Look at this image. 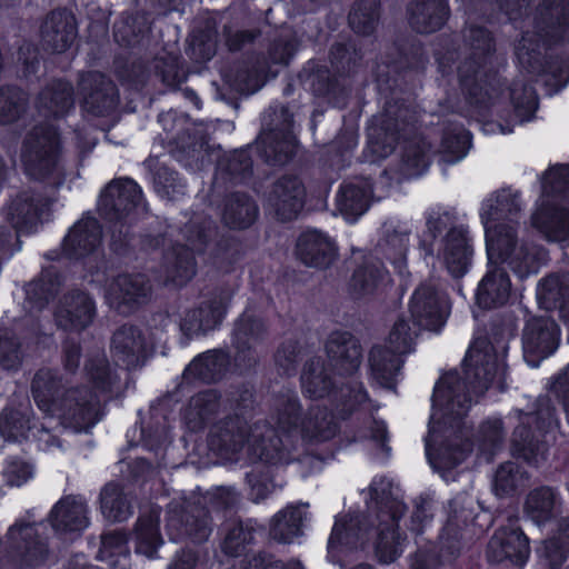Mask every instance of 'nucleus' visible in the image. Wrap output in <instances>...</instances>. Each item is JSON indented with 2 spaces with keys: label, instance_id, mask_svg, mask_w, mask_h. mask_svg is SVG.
<instances>
[{
  "label": "nucleus",
  "instance_id": "f704fd0d",
  "mask_svg": "<svg viewBox=\"0 0 569 569\" xmlns=\"http://www.w3.org/2000/svg\"><path fill=\"white\" fill-rule=\"evenodd\" d=\"M560 499L549 487L530 491L525 502V512L536 525L541 526L560 513Z\"/></svg>",
  "mask_w": 569,
  "mask_h": 569
},
{
  "label": "nucleus",
  "instance_id": "bf43d9fd",
  "mask_svg": "<svg viewBox=\"0 0 569 569\" xmlns=\"http://www.w3.org/2000/svg\"><path fill=\"white\" fill-rule=\"evenodd\" d=\"M542 194L546 197L563 194L569 197V167L550 168L542 178Z\"/></svg>",
  "mask_w": 569,
  "mask_h": 569
},
{
  "label": "nucleus",
  "instance_id": "c03bdc74",
  "mask_svg": "<svg viewBox=\"0 0 569 569\" xmlns=\"http://www.w3.org/2000/svg\"><path fill=\"white\" fill-rule=\"evenodd\" d=\"M301 385L310 398H323L333 390L335 382L320 359H311L303 369Z\"/></svg>",
  "mask_w": 569,
  "mask_h": 569
},
{
  "label": "nucleus",
  "instance_id": "a878e982",
  "mask_svg": "<svg viewBox=\"0 0 569 569\" xmlns=\"http://www.w3.org/2000/svg\"><path fill=\"white\" fill-rule=\"evenodd\" d=\"M450 14L446 0H415L408 7L410 27L419 33H432L440 30Z\"/></svg>",
  "mask_w": 569,
  "mask_h": 569
},
{
  "label": "nucleus",
  "instance_id": "4d7b16f0",
  "mask_svg": "<svg viewBox=\"0 0 569 569\" xmlns=\"http://www.w3.org/2000/svg\"><path fill=\"white\" fill-rule=\"evenodd\" d=\"M86 371L97 390L101 392L110 391L118 381V376L110 370L104 357L90 360Z\"/></svg>",
  "mask_w": 569,
  "mask_h": 569
},
{
  "label": "nucleus",
  "instance_id": "6e6d98bb",
  "mask_svg": "<svg viewBox=\"0 0 569 569\" xmlns=\"http://www.w3.org/2000/svg\"><path fill=\"white\" fill-rule=\"evenodd\" d=\"M480 68L481 67H472L469 61H465L459 67L461 87L471 98L475 99L477 103L485 102V98L481 96L482 90H485L488 99H491V96H489V88L479 86V82L482 81V77L485 76V73L480 71Z\"/></svg>",
  "mask_w": 569,
  "mask_h": 569
},
{
  "label": "nucleus",
  "instance_id": "7c9ffc66",
  "mask_svg": "<svg viewBox=\"0 0 569 569\" xmlns=\"http://www.w3.org/2000/svg\"><path fill=\"white\" fill-rule=\"evenodd\" d=\"M409 234L410 228L407 223L389 221L383 224V238L379 242L385 257L400 276L406 272Z\"/></svg>",
  "mask_w": 569,
  "mask_h": 569
},
{
  "label": "nucleus",
  "instance_id": "052dcab7",
  "mask_svg": "<svg viewBox=\"0 0 569 569\" xmlns=\"http://www.w3.org/2000/svg\"><path fill=\"white\" fill-rule=\"evenodd\" d=\"M57 292L56 284L42 276L26 287L27 300L34 310H41Z\"/></svg>",
  "mask_w": 569,
  "mask_h": 569
},
{
  "label": "nucleus",
  "instance_id": "4c0bfd02",
  "mask_svg": "<svg viewBox=\"0 0 569 569\" xmlns=\"http://www.w3.org/2000/svg\"><path fill=\"white\" fill-rule=\"evenodd\" d=\"M100 509L109 521H126L133 513L132 499L121 486L111 482L106 485L100 492Z\"/></svg>",
  "mask_w": 569,
  "mask_h": 569
},
{
  "label": "nucleus",
  "instance_id": "49530a36",
  "mask_svg": "<svg viewBox=\"0 0 569 569\" xmlns=\"http://www.w3.org/2000/svg\"><path fill=\"white\" fill-rule=\"evenodd\" d=\"M337 208L348 221H355L369 206V192L355 184H345L337 194Z\"/></svg>",
  "mask_w": 569,
  "mask_h": 569
},
{
  "label": "nucleus",
  "instance_id": "4468645a",
  "mask_svg": "<svg viewBox=\"0 0 569 569\" xmlns=\"http://www.w3.org/2000/svg\"><path fill=\"white\" fill-rule=\"evenodd\" d=\"M142 201L140 187L131 179H118L109 183L99 199V211L110 221H120Z\"/></svg>",
  "mask_w": 569,
  "mask_h": 569
},
{
  "label": "nucleus",
  "instance_id": "6ab92c4d",
  "mask_svg": "<svg viewBox=\"0 0 569 569\" xmlns=\"http://www.w3.org/2000/svg\"><path fill=\"white\" fill-rule=\"evenodd\" d=\"M306 189L296 176H283L277 180L269 197L268 203L280 220H291L298 216L303 207Z\"/></svg>",
  "mask_w": 569,
  "mask_h": 569
},
{
  "label": "nucleus",
  "instance_id": "8fccbe9b",
  "mask_svg": "<svg viewBox=\"0 0 569 569\" xmlns=\"http://www.w3.org/2000/svg\"><path fill=\"white\" fill-rule=\"evenodd\" d=\"M218 409V397L213 391H206L192 397L184 410V419L192 430L199 429Z\"/></svg>",
  "mask_w": 569,
  "mask_h": 569
},
{
  "label": "nucleus",
  "instance_id": "0eeeda50",
  "mask_svg": "<svg viewBox=\"0 0 569 569\" xmlns=\"http://www.w3.org/2000/svg\"><path fill=\"white\" fill-rule=\"evenodd\" d=\"M50 550L39 528L31 523H16L8 531V542H0V569L38 568L47 563Z\"/></svg>",
  "mask_w": 569,
  "mask_h": 569
},
{
  "label": "nucleus",
  "instance_id": "5fc2aeb1",
  "mask_svg": "<svg viewBox=\"0 0 569 569\" xmlns=\"http://www.w3.org/2000/svg\"><path fill=\"white\" fill-rule=\"evenodd\" d=\"M525 483V472L515 462L501 465L495 476V490L498 496L513 492Z\"/></svg>",
  "mask_w": 569,
  "mask_h": 569
},
{
  "label": "nucleus",
  "instance_id": "412c9836",
  "mask_svg": "<svg viewBox=\"0 0 569 569\" xmlns=\"http://www.w3.org/2000/svg\"><path fill=\"white\" fill-rule=\"evenodd\" d=\"M326 350L331 367L338 371L339 376L352 375L361 363V347L349 332H332L328 338Z\"/></svg>",
  "mask_w": 569,
  "mask_h": 569
},
{
  "label": "nucleus",
  "instance_id": "f3484780",
  "mask_svg": "<svg viewBox=\"0 0 569 569\" xmlns=\"http://www.w3.org/2000/svg\"><path fill=\"white\" fill-rule=\"evenodd\" d=\"M408 113L406 108L388 106L383 113L375 117L368 128L369 147L378 158H386L395 150L400 131L398 118ZM403 123L401 130H406Z\"/></svg>",
  "mask_w": 569,
  "mask_h": 569
},
{
  "label": "nucleus",
  "instance_id": "f8f14e48",
  "mask_svg": "<svg viewBox=\"0 0 569 569\" xmlns=\"http://www.w3.org/2000/svg\"><path fill=\"white\" fill-rule=\"evenodd\" d=\"M152 293L149 279L141 273L120 274L107 287V302L120 312H129L147 303Z\"/></svg>",
  "mask_w": 569,
  "mask_h": 569
},
{
  "label": "nucleus",
  "instance_id": "5701e85b",
  "mask_svg": "<svg viewBox=\"0 0 569 569\" xmlns=\"http://www.w3.org/2000/svg\"><path fill=\"white\" fill-rule=\"evenodd\" d=\"M206 231H199L196 237H188V244L179 246L167 257L168 279L177 286L187 283L196 273L194 251H202L207 242Z\"/></svg>",
  "mask_w": 569,
  "mask_h": 569
},
{
  "label": "nucleus",
  "instance_id": "4be33fe9",
  "mask_svg": "<svg viewBox=\"0 0 569 569\" xmlns=\"http://www.w3.org/2000/svg\"><path fill=\"white\" fill-rule=\"evenodd\" d=\"M472 253L467 231L461 227L450 229L443 239L440 257L451 277L461 278L468 272Z\"/></svg>",
  "mask_w": 569,
  "mask_h": 569
},
{
  "label": "nucleus",
  "instance_id": "c9c22d12",
  "mask_svg": "<svg viewBox=\"0 0 569 569\" xmlns=\"http://www.w3.org/2000/svg\"><path fill=\"white\" fill-rule=\"evenodd\" d=\"M337 431L338 425L333 415L326 408L313 406L301 421L299 433L308 441L322 442L332 439Z\"/></svg>",
  "mask_w": 569,
  "mask_h": 569
},
{
  "label": "nucleus",
  "instance_id": "1a4fd4ad",
  "mask_svg": "<svg viewBox=\"0 0 569 569\" xmlns=\"http://www.w3.org/2000/svg\"><path fill=\"white\" fill-rule=\"evenodd\" d=\"M97 395L82 389H68L61 393L57 406L49 413L57 417L64 428L74 432L88 431L99 417Z\"/></svg>",
  "mask_w": 569,
  "mask_h": 569
},
{
  "label": "nucleus",
  "instance_id": "de8ad7c7",
  "mask_svg": "<svg viewBox=\"0 0 569 569\" xmlns=\"http://www.w3.org/2000/svg\"><path fill=\"white\" fill-rule=\"evenodd\" d=\"M264 326L254 315L244 312L236 322L233 330V342L238 350V357L241 352L250 350L261 338Z\"/></svg>",
  "mask_w": 569,
  "mask_h": 569
},
{
  "label": "nucleus",
  "instance_id": "72a5a7b5",
  "mask_svg": "<svg viewBox=\"0 0 569 569\" xmlns=\"http://www.w3.org/2000/svg\"><path fill=\"white\" fill-rule=\"evenodd\" d=\"M73 107V92L68 82L58 80L46 87L37 101L38 111L43 117H62Z\"/></svg>",
  "mask_w": 569,
  "mask_h": 569
},
{
  "label": "nucleus",
  "instance_id": "f257e3e1",
  "mask_svg": "<svg viewBox=\"0 0 569 569\" xmlns=\"http://www.w3.org/2000/svg\"><path fill=\"white\" fill-rule=\"evenodd\" d=\"M462 371L465 379L458 371H449L433 390L426 455L436 468H453L471 451L462 419L471 407L472 396L483 395L493 379L503 375V367L499 366L490 342L481 338L468 349Z\"/></svg>",
  "mask_w": 569,
  "mask_h": 569
},
{
  "label": "nucleus",
  "instance_id": "3c124183",
  "mask_svg": "<svg viewBox=\"0 0 569 569\" xmlns=\"http://www.w3.org/2000/svg\"><path fill=\"white\" fill-rule=\"evenodd\" d=\"M465 39L472 51L466 61H469L472 67H483L493 50L490 33L483 28L469 27L465 32Z\"/></svg>",
  "mask_w": 569,
  "mask_h": 569
},
{
  "label": "nucleus",
  "instance_id": "dca6fc26",
  "mask_svg": "<svg viewBox=\"0 0 569 569\" xmlns=\"http://www.w3.org/2000/svg\"><path fill=\"white\" fill-rule=\"evenodd\" d=\"M530 555L529 540L518 527L499 528L488 543L487 557L491 562L509 561L517 566L526 563Z\"/></svg>",
  "mask_w": 569,
  "mask_h": 569
},
{
  "label": "nucleus",
  "instance_id": "a19ab883",
  "mask_svg": "<svg viewBox=\"0 0 569 569\" xmlns=\"http://www.w3.org/2000/svg\"><path fill=\"white\" fill-rule=\"evenodd\" d=\"M229 365L223 351L214 350L196 358L184 370L186 377H193L206 382H213L222 377Z\"/></svg>",
  "mask_w": 569,
  "mask_h": 569
},
{
  "label": "nucleus",
  "instance_id": "bb28decb",
  "mask_svg": "<svg viewBox=\"0 0 569 569\" xmlns=\"http://www.w3.org/2000/svg\"><path fill=\"white\" fill-rule=\"evenodd\" d=\"M160 513L159 507L151 506L141 512L133 529L132 539L136 553L149 559L156 558L159 548L163 545L159 528Z\"/></svg>",
  "mask_w": 569,
  "mask_h": 569
},
{
  "label": "nucleus",
  "instance_id": "6e6552de",
  "mask_svg": "<svg viewBox=\"0 0 569 569\" xmlns=\"http://www.w3.org/2000/svg\"><path fill=\"white\" fill-rule=\"evenodd\" d=\"M60 140L51 124L36 126L24 141L22 160L26 171L36 179L50 174L58 166Z\"/></svg>",
  "mask_w": 569,
  "mask_h": 569
},
{
  "label": "nucleus",
  "instance_id": "aec40b11",
  "mask_svg": "<svg viewBox=\"0 0 569 569\" xmlns=\"http://www.w3.org/2000/svg\"><path fill=\"white\" fill-rule=\"evenodd\" d=\"M96 316L93 300L84 292L74 291L63 297L56 310L57 325L70 331L86 329Z\"/></svg>",
  "mask_w": 569,
  "mask_h": 569
},
{
  "label": "nucleus",
  "instance_id": "69168bd1",
  "mask_svg": "<svg viewBox=\"0 0 569 569\" xmlns=\"http://www.w3.org/2000/svg\"><path fill=\"white\" fill-rule=\"evenodd\" d=\"M567 545L558 538L549 539L540 550V557L551 569L559 568L568 556Z\"/></svg>",
  "mask_w": 569,
  "mask_h": 569
},
{
  "label": "nucleus",
  "instance_id": "a211bd4d",
  "mask_svg": "<svg viewBox=\"0 0 569 569\" xmlns=\"http://www.w3.org/2000/svg\"><path fill=\"white\" fill-rule=\"evenodd\" d=\"M80 89L83 94V109L88 112L103 116L117 107L116 86L99 72H89L82 76Z\"/></svg>",
  "mask_w": 569,
  "mask_h": 569
},
{
  "label": "nucleus",
  "instance_id": "393cba45",
  "mask_svg": "<svg viewBox=\"0 0 569 569\" xmlns=\"http://www.w3.org/2000/svg\"><path fill=\"white\" fill-rule=\"evenodd\" d=\"M297 254L306 266L326 269L333 263L338 253L335 242L328 236L312 230L299 237Z\"/></svg>",
  "mask_w": 569,
  "mask_h": 569
},
{
  "label": "nucleus",
  "instance_id": "9d476101",
  "mask_svg": "<svg viewBox=\"0 0 569 569\" xmlns=\"http://www.w3.org/2000/svg\"><path fill=\"white\" fill-rule=\"evenodd\" d=\"M560 330L555 320L547 317H535L527 321L522 332V350L527 363L538 367L558 348Z\"/></svg>",
  "mask_w": 569,
  "mask_h": 569
},
{
  "label": "nucleus",
  "instance_id": "774afa93",
  "mask_svg": "<svg viewBox=\"0 0 569 569\" xmlns=\"http://www.w3.org/2000/svg\"><path fill=\"white\" fill-rule=\"evenodd\" d=\"M359 540L358 533L353 531V525L347 526L346 522L338 520L336 521L332 532L328 541L329 550H333L340 545L348 547H356Z\"/></svg>",
  "mask_w": 569,
  "mask_h": 569
},
{
  "label": "nucleus",
  "instance_id": "680f3d73",
  "mask_svg": "<svg viewBox=\"0 0 569 569\" xmlns=\"http://www.w3.org/2000/svg\"><path fill=\"white\" fill-rule=\"evenodd\" d=\"M116 556H128L127 537L121 531H112L102 536L99 557L101 560H109L112 565V558Z\"/></svg>",
  "mask_w": 569,
  "mask_h": 569
},
{
  "label": "nucleus",
  "instance_id": "423d86ee",
  "mask_svg": "<svg viewBox=\"0 0 569 569\" xmlns=\"http://www.w3.org/2000/svg\"><path fill=\"white\" fill-rule=\"evenodd\" d=\"M417 330L408 321L399 319L392 327L385 347H373L369 365L373 379L386 388H391L403 363L402 357L412 352Z\"/></svg>",
  "mask_w": 569,
  "mask_h": 569
},
{
  "label": "nucleus",
  "instance_id": "0e129e2a",
  "mask_svg": "<svg viewBox=\"0 0 569 569\" xmlns=\"http://www.w3.org/2000/svg\"><path fill=\"white\" fill-rule=\"evenodd\" d=\"M513 442L518 453L531 465H539L540 460L543 459V448L537 447L539 452H535L531 442L530 433L525 426L516 428L513 433Z\"/></svg>",
  "mask_w": 569,
  "mask_h": 569
},
{
  "label": "nucleus",
  "instance_id": "c756f323",
  "mask_svg": "<svg viewBox=\"0 0 569 569\" xmlns=\"http://www.w3.org/2000/svg\"><path fill=\"white\" fill-rule=\"evenodd\" d=\"M101 242V229L94 218H82L63 240V252L69 258H82L93 252Z\"/></svg>",
  "mask_w": 569,
  "mask_h": 569
},
{
  "label": "nucleus",
  "instance_id": "e433bc0d",
  "mask_svg": "<svg viewBox=\"0 0 569 569\" xmlns=\"http://www.w3.org/2000/svg\"><path fill=\"white\" fill-rule=\"evenodd\" d=\"M258 216L256 202L244 193H232L224 202L222 220L229 228L246 229L250 227Z\"/></svg>",
  "mask_w": 569,
  "mask_h": 569
},
{
  "label": "nucleus",
  "instance_id": "9b49d317",
  "mask_svg": "<svg viewBox=\"0 0 569 569\" xmlns=\"http://www.w3.org/2000/svg\"><path fill=\"white\" fill-rule=\"evenodd\" d=\"M416 326L427 330H439L448 316V301L431 283H421L409 303Z\"/></svg>",
  "mask_w": 569,
  "mask_h": 569
},
{
  "label": "nucleus",
  "instance_id": "ea45409f",
  "mask_svg": "<svg viewBox=\"0 0 569 569\" xmlns=\"http://www.w3.org/2000/svg\"><path fill=\"white\" fill-rule=\"evenodd\" d=\"M430 161V144L420 136L405 141L400 172L405 177H417L426 171Z\"/></svg>",
  "mask_w": 569,
  "mask_h": 569
},
{
  "label": "nucleus",
  "instance_id": "a18cd8bd",
  "mask_svg": "<svg viewBox=\"0 0 569 569\" xmlns=\"http://www.w3.org/2000/svg\"><path fill=\"white\" fill-rule=\"evenodd\" d=\"M388 280V273L382 266L367 263L353 272L349 289L353 297L361 298L373 293Z\"/></svg>",
  "mask_w": 569,
  "mask_h": 569
},
{
  "label": "nucleus",
  "instance_id": "7ed1b4c3",
  "mask_svg": "<svg viewBox=\"0 0 569 569\" xmlns=\"http://www.w3.org/2000/svg\"><path fill=\"white\" fill-rule=\"evenodd\" d=\"M532 28L525 31L515 49L519 63L529 72L537 69L541 46L569 39V1L543 0L537 8Z\"/></svg>",
  "mask_w": 569,
  "mask_h": 569
},
{
  "label": "nucleus",
  "instance_id": "79ce46f5",
  "mask_svg": "<svg viewBox=\"0 0 569 569\" xmlns=\"http://www.w3.org/2000/svg\"><path fill=\"white\" fill-rule=\"evenodd\" d=\"M306 518L307 515L300 507H287L273 517L270 526L271 537L279 542H292L301 535V526Z\"/></svg>",
  "mask_w": 569,
  "mask_h": 569
},
{
  "label": "nucleus",
  "instance_id": "58836bf2",
  "mask_svg": "<svg viewBox=\"0 0 569 569\" xmlns=\"http://www.w3.org/2000/svg\"><path fill=\"white\" fill-rule=\"evenodd\" d=\"M482 221L495 222L500 219L515 221L521 210L519 193L502 189L495 197L485 201L481 209Z\"/></svg>",
  "mask_w": 569,
  "mask_h": 569
},
{
  "label": "nucleus",
  "instance_id": "864d4df0",
  "mask_svg": "<svg viewBox=\"0 0 569 569\" xmlns=\"http://www.w3.org/2000/svg\"><path fill=\"white\" fill-rule=\"evenodd\" d=\"M27 96L16 87L0 88V123L17 120L24 111Z\"/></svg>",
  "mask_w": 569,
  "mask_h": 569
},
{
  "label": "nucleus",
  "instance_id": "f03ea898",
  "mask_svg": "<svg viewBox=\"0 0 569 569\" xmlns=\"http://www.w3.org/2000/svg\"><path fill=\"white\" fill-rule=\"evenodd\" d=\"M303 418L298 395L288 389L274 399L273 429L266 422L249 426L246 419L231 417L214 426L209 437V446L226 453L238 452L248 446L260 458H269L272 451H280L284 447L282 436L299 433Z\"/></svg>",
  "mask_w": 569,
  "mask_h": 569
},
{
  "label": "nucleus",
  "instance_id": "cd10ccee",
  "mask_svg": "<svg viewBox=\"0 0 569 569\" xmlns=\"http://www.w3.org/2000/svg\"><path fill=\"white\" fill-rule=\"evenodd\" d=\"M111 351L124 367H138L146 358V338L137 327L123 326L113 333Z\"/></svg>",
  "mask_w": 569,
  "mask_h": 569
},
{
  "label": "nucleus",
  "instance_id": "ddd939ff",
  "mask_svg": "<svg viewBox=\"0 0 569 569\" xmlns=\"http://www.w3.org/2000/svg\"><path fill=\"white\" fill-rule=\"evenodd\" d=\"M228 301L227 293H213L188 310L180 322L182 333L190 339L216 329L224 318Z\"/></svg>",
  "mask_w": 569,
  "mask_h": 569
},
{
  "label": "nucleus",
  "instance_id": "473e14b6",
  "mask_svg": "<svg viewBox=\"0 0 569 569\" xmlns=\"http://www.w3.org/2000/svg\"><path fill=\"white\" fill-rule=\"evenodd\" d=\"M532 224L550 241H569V208L543 206L533 213Z\"/></svg>",
  "mask_w": 569,
  "mask_h": 569
},
{
  "label": "nucleus",
  "instance_id": "e2e57ef3",
  "mask_svg": "<svg viewBox=\"0 0 569 569\" xmlns=\"http://www.w3.org/2000/svg\"><path fill=\"white\" fill-rule=\"evenodd\" d=\"M241 569H303V567L296 560L284 565L272 555L259 552L248 555L242 562Z\"/></svg>",
  "mask_w": 569,
  "mask_h": 569
},
{
  "label": "nucleus",
  "instance_id": "338daca9",
  "mask_svg": "<svg viewBox=\"0 0 569 569\" xmlns=\"http://www.w3.org/2000/svg\"><path fill=\"white\" fill-rule=\"evenodd\" d=\"M252 540V532L242 525L233 527L223 542V550L230 556H238L247 543Z\"/></svg>",
  "mask_w": 569,
  "mask_h": 569
},
{
  "label": "nucleus",
  "instance_id": "20e7f679",
  "mask_svg": "<svg viewBox=\"0 0 569 569\" xmlns=\"http://www.w3.org/2000/svg\"><path fill=\"white\" fill-rule=\"evenodd\" d=\"M398 491L386 478L375 479L370 486L371 499L376 501L378 509L379 533L376 552L383 563L395 561L402 552L405 539L397 532V523L406 507L399 499Z\"/></svg>",
  "mask_w": 569,
  "mask_h": 569
},
{
  "label": "nucleus",
  "instance_id": "c85d7f7f",
  "mask_svg": "<svg viewBox=\"0 0 569 569\" xmlns=\"http://www.w3.org/2000/svg\"><path fill=\"white\" fill-rule=\"evenodd\" d=\"M76 21L66 10L52 11L41 28L42 44L53 51H66L76 39Z\"/></svg>",
  "mask_w": 569,
  "mask_h": 569
},
{
  "label": "nucleus",
  "instance_id": "b1692460",
  "mask_svg": "<svg viewBox=\"0 0 569 569\" xmlns=\"http://www.w3.org/2000/svg\"><path fill=\"white\" fill-rule=\"evenodd\" d=\"M89 507L80 496L62 497L50 512V522L58 532L82 531L89 526Z\"/></svg>",
  "mask_w": 569,
  "mask_h": 569
},
{
  "label": "nucleus",
  "instance_id": "13d9d810",
  "mask_svg": "<svg viewBox=\"0 0 569 569\" xmlns=\"http://www.w3.org/2000/svg\"><path fill=\"white\" fill-rule=\"evenodd\" d=\"M502 439L503 428L501 420L491 419L483 422L478 435V449L480 453L489 459Z\"/></svg>",
  "mask_w": 569,
  "mask_h": 569
},
{
  "label": "nucleus",
  "instance_id": "39448f33",
  "mask_svg": "<svg viewBox=\"0 0 569 569\" xmlns=\"http://www.w3.org/2000/svg\"><path fill=\"white\" fill-rule=\"evenodd\" d=\"M486 229V244L491 263L507 262L519 276L526 277L536 273L540 261L545 259V251L525 242L518 243L513 226L483 221Z\"/></svg>",
  "mask_w": 569,
  "mask_h": 569
},
{
  "label": "nucleus",
  "instance_id": "37998d69",
  "mask_svg": "<svg viewBox=\"0 0 569 569\" xmlns=\"http://www.w3.org/2000/svg\"><path fill=\"white\" fill-rule=\"evenodd\" d=\"M31 389L38 407L49 415L61 397L57 375L51 369H40L34 375Z\"/></svg>",
  "mask_w": 569,
  "mask_h": 569
},
{
  "label": "nucleus",
  "instance_id": "09e8293b",
  "mask_svg": "<svg viewBox=\"0 0 569 569\" xmlns=\"http://www.w3.org/2000/svg\"><path fill=\"white\" fill-rule=\"evenodd\" d=\"M42 209L34 203L33 199L23 194L16 199L9 211L12 226L20 232H30L38 223Z\"/></svg>",
  "mask_w": 569,
  "mask_h": 569
},
{
  "label": "nucleus",
  "instance_id": "603ef678",
  "mask_svg": "<svg viewBox=\"0 0 569 569\" xmlns=\"http://www.w3.org/2000/svg\"><path fill=\"white\" fill-rule=\"evenodd\" d=\"M379 0H359L349 14L350 27L357 33L369 34L378 20Z\"/></svg>",
  "mask_w": 569,
  "mask_h": 569
},
{
  "label": "nucleus",
  "instance_id": "2eb2a0df",
  "mask_svg": "<svg viewBox=\"0 0 569 569\" xmlns=\"http://www.w3.org/2000/svg\"><path fill=\"white\" fill-rule=\"evenodd\" d=\"M167 529L172 540L189 538L194 542L204 541L211 530L207 510L196 503H188L180 509L171 506Z\"/></svg>",
  "mask_w": 569,
  "mask_h": 569
},
{
  "label": "nucleus",
  "instance_id": "2f4dec72",
  "mask_svg": "<svg viewBox=\"0 0 569 569\" xmlns=\"http://www.w3.org/2000/svg\"><path fill=\"white\" fill-rule=\"evenodd\" d=\"M510 280L505 270L493 268L482 278L477 290V303L483 309L505 305L510 296Z\"/></svg>",
  "mask_w": 569,
  "mask_h": 569
}]
</instances>
